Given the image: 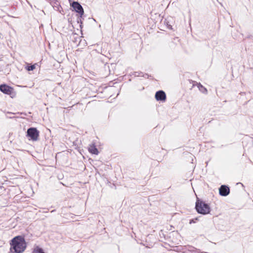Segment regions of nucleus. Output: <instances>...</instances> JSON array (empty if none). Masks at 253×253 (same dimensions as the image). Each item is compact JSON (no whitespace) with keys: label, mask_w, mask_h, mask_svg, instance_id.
<instances>
[{"label":"nucleus","mask_w":253,"mask_h":253,"mask_svg":"<svg viewBox=\"0 0 253 253\" xmlns=\"http://www.w3.org/2000/svg\"><path fill=\"white\" fill-rule=\"evenodd\" d=\"M0 90L3 93L7 94H11L13 90L12 87L5 84L1 85Z\"/></svg>","instance_id":"nucleus-5"},{"label":"nucleus","mask_w":253,"mask_h":253,"mask_svg":"<svg viewBox=\"0 0 253 253\" xmlns=\"http://www.w3.org/2000/svg\"><path fill=\"white\" fill-rule=\"evenodd\" d=\"M198 87L200 89V90L203 92V93H207V90L206 88H205L203 85H202L201 84H199L198 85Z\"/></svg>","instance_id":"nucleus-10"},{"label":"nucleus","mask_w":253,"mask_h":253,"mask_svg":"<svg viewBox=\"0 0 253 253\" xmlns=\"http://www.w3.org/2000/svg\"><path fill=\"white\" fill-rule=\"evenodd\" d=\"M219 190L220 195L223 196H226L229 193V188L225 185H222Z\"/></svg>","instance_id":"nucleus-7"},{"label":"nucleus","mask_w":253,"mask_h":253,"mask_svg":"<svg viewBox=\"0 0 253 253\" xmlns=\"http://www.w3.org/2000/svg\"><path fill=\"white\" fill-rule=\"evenodd\" d=\"M35 68H36L35 65H33L27 67L26 68V69L28 71H33V70H34L35 69Z\"/></svg>","instance_id":"nucleus-11"},{"label":"nucleus","mask_w":253,"mask_h":253,"mask_svg":"<svg viewBox=\"0 0 253 253\" xmlns=\"http://www.w3.org/2000/svg\"><path fill=\"white\" fill-rule=\"evenodd\" d=\"M70 5L73 8L74 10L79 13L81 16L84 15V11L83 8L78 2L74 1L70 3Z\"/></svg>","instance_id":"nucleus-4"},{"label":"nucleus","mask_w":253,"mask_h":253,"mask_svg":"<svg viewBox=\"0 0 253 253\" xmlns=\"http://www.w3.org/2000/svg\"><path fill=\"white\" fill-rule=\"evenodd\" d=\"M33 253H45L43 249L39 246L34 247L33 251Z\"/></svg>","instance_id":"nucleus-9"},{"label":"nucleus","mask_w":253,"mask_h":253,"mask_svg":"<svg viewBox=\"0 0 253 253\" xmlns=\"http://www.w3.org/2000/svg\"><path fill=\"white\" fill-rule=\"evenodd\" d=\"M27 136L29 137V140L37 141L39 136V131L36 128L31 127L27 130Z\"/></svg>","instance_id":"nucleus-3"},{"label":"nucleus","mask_w":253,"mask_h":253,"mask_svg":"<svg viewBox=\"0 0 253 253\" xmlns=\"http://www.w3.org/2000/svg\"><path fill=\"white\" fill-rule=\"evenodd\" d=\"M88 151L90 153L95 155H98L99 153L98 150L94 145L89 146L88 148Z\"/></svg>","instance_id":"nucleus-8"},{"label":"nucleus","mask_w":253,"mask_h":253,"mask_svg":"<svg viewBox=\"0 0 253 253\" xmlns=\"http://www.w3.org/2000/svg\"><path fill=\"white\" fill-rule=\"evenodd\" d=\"M196 209L198 213L207 214L210 213L211 208L210 206L205 202L198 200L196 203Z\"/></svg>","instance_id":"nucleus-2"},{"label":"nucleus","mask_w":253,"mask_h":253,"mask_svg":"<svg viewBox=\"0 0 253 253\" xmlns=\"http://www.w3.org/2000/svg\"><path fill=\"white\" fill-rule=\"evenodd\" d=\"M10 245V250L12 253H23L27 247V244L24 237L21 236H16L13 238Z\"/></svg>","instance_id":"nucleus-1"},{"label":"nucleus","mask_w":253,"mask_h":253,"mask_svg":"<svg viewBox=\"0 0 253 253\" xmlns=\"http://www.w3.org/2000/svg\"><path fill=\"white\" fill-rule=\"evenodd\" d=\"M156 99L158 101H165L166 99V95L163 91H157L155 94Z\"/></svg>","instance_id":"nucleus-6"},{"label":"nucleus","mask_w":253,"mask_h":253,"mask_svg":"<svg viewBox=\"0 0 253 253\" xmlns=\"http://www.w3.org/2000/svg\"><path fill=\"white\" fill-rule=\"evenodd\" d=\"M192 222H194L193 220H192L190 222V223H191Z\"/></svg>","instance_id":"nucleus-12"}]
</instances>
